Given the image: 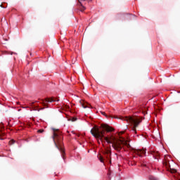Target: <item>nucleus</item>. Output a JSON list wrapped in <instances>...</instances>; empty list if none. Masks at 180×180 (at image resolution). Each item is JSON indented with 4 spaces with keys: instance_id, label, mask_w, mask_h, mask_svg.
<instances>
[{
    "instance_id": "nucleus-8",
    "label": "nucleus",
    "mask_w": 180,
    "mask_h": 180,
    "mask_svg": "<svg viewBox=\"0 0 180 180\" xmlns=\"http://www.w3.org/2000/svg\"><path fill=\"white\" fill-rule=\"evenodd\" d=\"M58 101L60 100L56 97H52L51 98H46V102H58Z\"/></svg>"
},
{
    "instance_id": "nucleus-2",
    "label": "nucleus",
    "mask_w": 180,
    "mask_h": 180,
    "mask_svg": "<svg viewBox=\"0 0 180 180\" xmlns=\"http://www.w3.org/2000/svg\"><path fill=\"white\" fill-rule=\"evenodd\" d=\"M52 139L55 147H56L58 150H60V153H62V157H64V154H65V152L63 148V134H61V131L56 128H52Z\"/></svg>"
},
{
    "instance_id": "nucleus-16",
    "label": "nucleus",
    "mask_w": 180,
    "mask_h": 180,
    "mask_svg": "<svg viewBox=\"0 0 180 180\" xmlns=\"http://www.w3.org/2000/svg\"><path fill=\"white\" fill-rule=\"evenodd\" d=\"M77 117H74L72 118V122H77Z\"/></svg>"
},
{
    "instance_id": "nucleus-19",
    "label": "nucleus",
    "mask_w": 180,
    "mask_h": 180,
    "mask_svg": "<svg viewBox=\"0 0 180 180\" xmlns=\"http://www.w3.org/2000/svg\"><path fill=\"white\" fill-rule=\"evenodd\" d=\"M142 166H143V167H146V165H145V164H142Z\"/></svg>"
},
{
    "instance_id": "nucleus-24",
    "label": "nucleus",
    "mask_w": 180,
    "mask_h": 180,
    "mask_svg": "<svg viewBox=\"0 0 180 180\" xmlns=\"http://www.w3.org/2000/svg\"><path fill=\"white\" fill-rule=\"evenodd\" d=\"M109 179L110 180V176H109Z\"/></svg>"
},
{
    "instance_id": "nucleus-18",
    "label": "nucleus",
    "mask_w": 180,
    "mask_h": 180,
    "mask_svg": "<svg viewBox=\"0 0 180 180\" xmlns=\"http://www.w3.org/2000/svg\"><path fill=\"white\" fill-rule=\"evenodd\" d=\"M124 131H121L119 133V136H120V134H124Z\"/></svg>"
},
{
    "instance_id": "nucleus-4",
    "label": "nucleus",
    "mask_w": 180,
    "mask_h": 180,
    "mask_svg": "<svg viewBox=\"0 0 180 180\" xmlns=\"http://www.w3.org/2000/svg\"><path fill=\"white\" fill-rule=\"evenodd\" d=\"M103 154H104V158L102 156L99 157V160L101 162H105V160H106L107 162L112 164V158H110L112 155V150H111L110 146L105 148Z\"/></svg>"
},
{
    "instance_id": "nucleus-3",
    "label": "nucleus",
    "mask_w": 180,
    "mask_h": 180,
    "mask_svg": "<svg viewBox=\"0 0 180 180\" xmlns=\"http://www.w3.org/2000/svg\"><path fill=\"white\" fill-rule=\"evenodd\" d=\"M122 120L128 122L129 124H131V131L134 134H137V127L141 122V118L138 117H122Z\"/></svg>"
},
{
    "instance_id": "nucleus-9",
    "label": "nucleus",
    "mask_w": 180,
    "mask_h": 180,
    "mask_svg": "<svg viewBox=\"0 0 180 180\" xmlns=\"http://www.w3.org/2000/svg\"><path fill=\"white\" fill-rule=\"evenodd\" d=\"M86 0H78L79 4H80V6H82V8H80V11L81 12H84V11H85L86 9V8H85V6H82V1H85Z\"/></svg>"
},
{
    "instance_id": "nucleus-13",
    "label": "nucleus",
    "mask_w": 180,
    "mask_h": 180,
    "mask_svg": "<svg viewBox=\"0 0 180 180\" xmlns=\"http://www.w3.org/2000/svg\"><path fill=\"white\" fill-rule=\"evenodd\" d=\"M149 180H158L157 177L154 176H149Z\"/></svg>"
},
{
    "instance_id": "nucleus-12",
    "label": "nucleus",
    "mask_w": 180,
    "mask_h": 180,
    "mask_svg": "<svg viewBox=\"0 0 180 180\" xmlns=\"http://www.w3.org/2000/svg\"><path fill=\"white\" fill-rule=\"evenodd\" d=\"M0 8H4L5 9L8 8V5L5 6V3H1V4L0 5Z\"/></svg>"
},
{
    "instance_id": "nucleus-6",
    "label": "nucleus",
    "mask_w": 180,
    "mask_h": 180,
    "mask_svg": "<svg viewBox=\"0 0 180 180\" xmlns=\"http://www.w3.org/2000/svg\"><path fill=\"white\" fill-rule=\"evenodd\" d=\"M101 126H102L103 130H105V131H107V133H109L110 131H115V129L110 127L109 125L102 124Z\"/></svg>"
},
{
    "instance_id": "nucleus-10",
    "label": "nucleus",
    "mask_w": 180,
    "mask_h": 180,
    "mask_svg": "<svg viewBox=\"0 0 180 180\" xmlns=\"http://www.w3.org/2000/svg\"><path fill=\"white\" fill-rule=\"evenodd\" d=\"M80 103L82 108H84V109H86V108H89V104H88V103H85V101H81Z\"/></svg>"
},
{
    "instance_id": "nucleus-11",
    "label": "nucleus",
    "mask_w": 180,
    "mask_h": 180,
    "mask_svg": "<svg viewBox=\"0 0 180 180\" xmlns=\"http://www.w3.org/2000/svg\"><path fill=\"white\" fill-rule=\"evenodd\" d=\"M2 137H5V133L2 131H0V140H4V139Z\"/></svg>"
},
{
    "instance_id": "nucleus-14",
    "label": "nucleus",
    "mask_w": 180,
    "mask_h": 180,
    "mask_svg": "<svg viewBox=\"0 0 180 180\" xmlns=\"http://www.w3.org/2000/svg\"><path fill=\"white\" fill-rule=\"evenodd\" d=\"M10 146H12V144H15V140L12 139L9 141Z\"/></svg>"
},
{
    "instance_id": "nucleus-21",
    "label": "nucleus",
    "mask_w": 180,
    "mask_h": 180,
    "mask_svg": "<svg viewBox=\"0 0 180 180\" xmlns=\"http://www.w3.org/2000/svg\"><path fill=\"white\" fill-rule=\"evenodd\" d=\"M108 175L110 176V172H108Z\"/></svg>"
},
{
    "instance_id": "nucleus-1",
    "label": "nucleus",
    "mask_w": 180,
    "mask_h": 180,
    "mask_svg": "<svg viewBox=\"0 0 180 180\" xmlns=\"http://www.w3.org/2000/svg\"><path fill=\"white\" fill-rule=\"evenodd\" d=\"M91 133L94 137L96 139H99L101 141L105 140L108 143V144H112V148L120 153L122 151V148H123L124 146H127L129 147V144H127V141L124 138L117 139L113 135H109L108 136H105V131L99 130L98 126H94L91 130Z\"/></svg>"
},
{
    "instance_id": "nucleus-20",
    "label": "nucleus",
    "mask_w": 180,
    "mask_h": 180,
    "mask_svg": "<svg viewBox=\"0 0 180 180\" xmlns=\"http://www.w3.org/2000/svg\"><path fill=\"white\" fill-rule=\"evenodd\" d=\"M101 113H102V115H105V112H102Z\"/></svg>"
},
{
    "instance_id": "nucleus-23",
    "label": "nucleus",
    "mask_w": 180,
    "mask_h": 180,
    "mask_svg": "<svg viewBox=\"0 0 180 180\" xmlns=\"http://www.w3.org/2000/svg\"><path fill=\"white\" fill-rule=\"evenodd\" d=\"M159 155V154L158 153H157V155Z\"/></svg>"
},
{
    "instance_id": "nucleus-17",
    "label": "nucleus",
    "mask_w": 180,
    "mask_h": 180,
    "mask_svg": "<svg viewBox=\"0 0 180 180\" xmlns=\"http://www.w3.org/2000/svg\"><path fill=\"white\" fill-rule=\"evenodd\" d=\"M43 109H44V108H41V109H37V110H38V112H40V110H43Z\"/></svg>"
},
{
    "instance_id": "nucleus-7",
    "label": "nucleus",
    "mask_w": 180,
    "mask_h": 180,
    "mask_svg": "<svg viewBox=\"0 0 180 180\" xmlns=\"http://www.w3.org/2000/svg\"><path fill=\"white\" fill-rule=\"evenodd\" d=\"M134 153L135 154H136L137 155H139V157H142V154H146V151L143 150H141V149H135L134 150Z\"/></svg>"
},
{
    "instance_id": "nucleus-22",
    "label": "nucleus",
    "mask_w": 180,
    "mask_h": 180,
    "mask_svg": "<svg viewBox=\"0 0 180 180\" xmlns=\"http://www.w3.org/2000/svg\"><path fill=\"white\" fill-rule=\"evenodd\" d=\"M144 115H146V113H147L146 112H143Z\"/></svg>"
},
{
    "instance_id": "nucleus-15",
    "label": "nucleus",
    "mask_w": 180,
    "mask_h": 180,
    "mask_svg": "<svg viewBox=\"0 0 180 180\" xmlns=\"http://www.w3.org/2000/svg\"><path fill=\"white\" fill-rule=\"evenodd\" d=\"M37 133H44V129H39Z\"/></svg>"
},
{
    "instance_id": "nucleus-5",
    "label": "nucleus",
    "mask_w": 180,
    "mask_h": 180,
    "mask_svg": "<svg viewBox=\"0 0 180 180\" xmlns=\"http://www.w3.org/2000/svg\"><path fill=\"white\" fill-rule=\"evenodd\" d=\"M164 167H166L167 171H170L172 174L176 173V169L171 168V165H169V161L167 159V156H165V160L163 161Z\"/></svg>"
}]
</instances>
